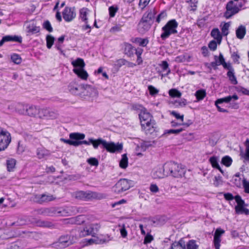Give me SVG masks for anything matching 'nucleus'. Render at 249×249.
Listing matches in <instances>:
<instances>
[{"label":"nucleus","instance_id":"nucleus-39","mask_svg":"<svg viewBox=\"0 0 249 249\" xmlns=\"http://www.w3.org/2000/svg\"><path fill=\"white\" fill-rule=\"evenodd\" d=\"M156 143V142L155 141H143L141 143V147L143 150L145 151L149 147L153 146Z\"/></svg>","mask_w":249,"mask_h":249},{"label":"nucleus","instance_id":"nucleus-46","mask_svg":"<svg viewBox=\"0 0 249 249\" xmlns=\"http://www.w3.org/2000/svg\"><path fill=\"white\" fill-rule=\"evenodd\" d=\"M227 75L231 84L233 85L237 84V80L234 75V71H228Z\"/></svg>","mask_w":249,"mask_h":249},{"label":"nucleus","instance_id":"nucleus-21","mask_svg":"<svg viewBox=\"0 0 249 249\" xmlns=\"http://www.w3.org/2000/svg\"><path fill=\"white\" fill-rule=\"evenodd\" d=\"M36 198L37 202L42 204L44 202H47L54 199V197L53 195L50 194H42L36 196Z\"/></svg>","mask_w":249,"mask_h":249},{"label":"nucleus","instance_id":"nucleus-10","mask_svg":"<svg viewBox=\"0 0 249 249\" xmlns=\"http://www.w3.org/2000/svg\"><path fill=\"white\" fill-rule=\"evenodd\" d=\"M74 196L76 199L80 200L89 199L92 198L101 199L103 197L102 194H98L96 192L92 191L84 192L82 191L75 192Z\"/></svg>","mask_w":249,"mask_h":249},{"label":"nucleus","instance_id":"nucleus-17","mask_svg":"<svg viewBox=\"0 0 249 249\" xmlns=\"http://www.w3.org/2000/svg\"><path fill=\"white\" fill-rule=\"evenodd\" d=\"M82 86V85L78 84L75 81H73L69 84L68 89L71 94L80 96Z\"/></svg>","mask_w":249,"mask_h":249},{"label":"nucleus","instance_id":"nucleus-59","mask_svg":"<svg viewBox=\"0 0 249 249\" xmlns=\"http://www.w3.org/2000/svg\"><path fill=\"white\" fill-rule=\"evenodd\" d=\"M87 162L91 166H97L99 165V161L95 158H90L88 159Z\"/></svg>","mask_w":249,"mask_h":249},{"label":"nucleus","instance_id":"nucleus-30","mask_svg":"<svg viewBox=\"0 0 249 249\" xmlns=\"http://www.w3.org/2000/svg\"><path fill=\"white\" fill-rule=\"evenodd\" d=\"M246 33V29L244 26L240 25L236 30V36L238 39H243Z\"/></svg>","mask_w":249,"mask_h":249},{"label":"nucleus","instance_id":"nucleus-48","mask_svg":"<svg viewBox=\"0 0 249 249\" xmlns=\"http://www.w3.org/2000/svg\"><path fill=\"white\" fill-rule=\"evenodd\" d=\"M245 145L246 146L245 153L242 154V157L246 160L249 161V139H247Z\"/></svg>","mask_w":249,"mask_h":249},{"label":"nucleus","instance_id":"nucleus-47","mask_svg":"<svg viewBox=\"0 0 249 249\" xmlns=\"http://www.w3.org/2000/svg\"><path fill=\"white\" fill-rule=\"evenodd\" d=\"M185 249H198V245L194 240H189L186 244Z\"/></svg>","mask_w":249,"mask_h":249},{"label":"nucleus","instance_id":"nucleus-44","mask_svg":"<svg viewBox=\"0 0 249 249\" xmlns=\"http://www.w3.org/2000/svg\"><path fill=\"white\" fill-rule=\"evenodd\" d=\"M16 161L13 159H11L7 160L6 165L7 170L9 172L12 171L15 168Z\"/></svg>","mask_w":249,"mask_h":249},{"label":"nucleus","instance_id":"nucleus-50","mask_svg":"<svg viewBox=\"0 0 249 249\" xmlns=\"http://www.w3.org/2000/svg\"><path fill=\"white\" fill-rule=\"evenodd\" d=\"M37 225L39 227L50 228L53 226V224L49 221L38 220L36 222Z\"/></svg>","mask_w":249,"mask_h":249},{"label":"nucleus","instance_id":"nucleus-6","mask_svg":"<svg viewBox=\"0 0 249 249\" xmlns=\"http://www.w3.org/2000/svg\"><path fill=\"white\" fill-rule=\"evenodd\" d=\"M238 99V97L236 94H234L232 96H228L222 98L217 99L215 102V105L219 112H227V110L224 109L221 107L220 105L223 103H230L232 102L230 104V107L232 108H237L238 107V105L237 103H235L232 102L233 101L237 100Z\"/></svg>","mask_w":249,"mask_h":249},{"label":"nucleus","instance_id":"nucleus-8","mask_svg":"<svg viewBox=\"0 0 249 249\" xmlns=\"http://www.w3.org/2000/svg\"><path fill=\"white\" fill-rule=\"evenodd\" d=\"M136 110H140L139 114V118L141 121V126L145 125L146 124L154 121L151 114L148 112L147 109L143 106L137 105L135 106Z\"/></svg>","mask_w":249,"mask_h":249},{"label":"nucleus","instance_id":"nucleus-43","mask_svg":"<svg viewBox=\"0 0 249 249\" xmlns=\"http://www.w3.org/2000/svg\"><path fill=\"white\" fill-rule=\"evenodd\" d=\"M195 96L198 101L202 100L206 96V90L204 89L197 90L195 93Z\"/></svg>","mask_w":249,"mask_h":249},{"label":"nucleus","instance_id":"nucleus-29","mask_svg":"<svg viewBox=\"0 0 249 249\" xmlns=\"http://www.w3.org/2000/svg\"><path fill=\"white\" fill-rule=\"evenodd\" d=\"M131 41L133 43L139 44L142 47L146 46L149 42L148 39L142 38L140 37H135L131 39Z\"/></svg>","mask_w":249,"mask_h":249},{"label":"nucleus","instance_id":"nucleus-31","mask_svg":"<svg viewBox=\"0 0 249 249\" xmlns=\"http://www.w3.org/2000/svg\"><path fill=\"white\" fill-rule=\"evenodd\" d=\"M73 71L82 79L86 80L88 77L87 72L84 69H74Z\"/></svg>","mask_w":249,"mask_h":249},{"label":"nucleus","instance_id":"nucleus-2","mask_svg":"<svg viewBox=\"0 0 249 249\" xmlns=\"http://www.w3.org/2000/svg\"><path fill=\"white\" fill-rule=\"evenodd\" d=\"M164 170L168 176L174 178H181L185 175L186 170L181 164L173 161L164 163Z\"/></svg>","mask_w":249,"mask_h":249},{"label":"nucleus","instance_id":"nucleus-57","mask_svg":"<svg viewBox=\"0 0 249 249\" xmlns=\"http://www.w3.org/2000/svg\"><path fill=\"white\" fill-rule=\"evenodd\" d=\"M148 89L149 90V94L151 96H155V95L157 94L159 92V90L158 89H157L152 85H149L148 86Z\"/></svg>","mask_w":249,"mask_h":249},{"label":"nucleus","instance_id":"nucleus-54","mask_svg":"<svg viewBox=\"0 0 249 249\" xmlns=\"http://www.w3.org/2000/svg\"><path fill=\"white\" fill-rule=\"evenodd\" d=\"M167 17V13L165 11H162L159 14L156 18V22L159 23L161 20L164 19Z\"/></svg>","mask_w":249,"mask_h":249},{"label":"nucleus","instance_id":"nucleus-1","mask_svg":"<svg viewBox=\"0 0 249 249\" xmlns=\"http://www.w3.org/2000/svg\"><path fill=\"white\" fill-rule=\"evenodd\" d=\"M89 145L92 144L93 148L97 149L100 145L102 148L106 149L107 152L111 153H120L121 152L123 148V144L119 142L115 143L114 142H108L106 140L99 138L97 139H93V138H89V141H82L76 140V146H79L81 144Z\"/></svg>","mask_w":249,"mask_h":249},{"label":"nucleus","instance_id":"nucleus-9","mask_svg":"<svg viewBox=\"0 0 249 249\" xmlns=\"http://www.w3.org/2000/svg\"><path fill=\"white\" fill-rule=\"evenodd\" d=\"M131 181L125 178L120 179L112 188V191L120 194L128 190L131 187Z\"/></svg>","mask_w":249,"mask_h":249},{"label":"nucleus","instance_id":"nucleus-13","mask_svg":"<svg viewBox=\"0 0 249 249\" xmlns=\"http://www.w3.org/2000/svg\"><path fill=\"white\" fill-rule=\"evenodd\" d=\"M85 137V135L84 134L79 133H72L70 134V138L71 140H66L63 138H61L60 140L66 143L76 146V140H83Z\"/></svg>","mask_w":249,"mask_h":249},{"label":"nucleus","instance_id":"nucleus-27","mask_svg":"<svg viewBox=\"0 0 249 249\" xmlns=\"http://www.w3.org/2000/svg\"><path fill=\"white\" fill-rule=\"evenodd\" d=\"M36 155L39 159L46 158L50 155L49 151L43 148H38L36 150Z\"/></svg>","mask_w":249,"mask_h":249},{"label":"nucleus","instance_id":"nucleus-20","mask_svg":"<svg viewBox=\"0 0 249 249\" xmlns=\"http://www.w3.org/2000/svg\"><path fill=\"white\" fill-rule=\"evenodd\" d=\"M142 127L146 135H152L156 132V127L155 121L146 124L145 125L142 126Z\"/></svg>","mask_w":249,"mask_h":249},{"label":"nucleus","instance_id":"nucleus-33","mask_svg":"<svg viewBox=\"0 0 249 249\" xmlns=\"http://www.w3.org/2000/svg\"><path fill=\"white\" fill-rule=\"evenodd\" d=\"M211 35L218 42L220 43L222 39V36L218 28L213 29L211 31Z\"/></svg>","mask_w":249,"mask_h":249},{"label":"nucleus","instance_id":"nucleus-41","mask_svg":"<svg viewBox=\"0 0 249 249\" xmlns=\"http://www.w3.org/2000/svg\"><path fill=\"white\" fill-rule=\"evenodd\" d=\"M89 225L90 228V230L93 236H94L97 233V232L99 231V229L101 227V225L100 223H92Z\"/></svg>","mask_w":249,"mask_h":249},{"label":"nucleus","instance_id":"nucleus-63","mask_svg":"<svg viewBox=\"0 0 249 249\" xmlns=\"http://www.w3.org/2000/svg\"><path fill=\"white\" fill-rule=\"evenodd\" d=\"M221 239L220 238L214 236L213 244L215 249H220Z\"/></svg>","mask_w":249,"mask_h":249},{"label":"nucleus","instance_id":"nucleus-38","mask_svg":"<svg viewBox=\"0 0 249 249\" xmlns=\"http://www.w3.org/2000/svg\"><path fill=\"white\" fill-rule=\"evenodd\" d=\"M22 232L23 233L26 234L27 236L35 240H38L39 238H40L41 236L40 233L36 231H22Z\"/></svg>","mask_w":249,"mask_h":249},{"label":"nucleus","instance_id":"nucleus-22","mask_svg":"<svg viewBox=\"0 0 249 249\" xmlns=\"http://www.w3.org/2000/svg\"><path fill=\"white\" fill-rule=\"evenodd\" d=\"M160 68L161 69V72H164L161 74V77L167 76L171 72L170 69L169 67L168 62L166 61H161V63L159 64Z\"/></svg>","mask_w":249,"mask_h":249},{"label":"nucleus","instance_id":"nucleus-56","mask_svg":"<svg viewBox=\"0 0 249 249\" xmlns=\"http://www.w3.org/2000/svg\"><path fill=\"white\" fill-rule=\"evenodd\" d=\"M183 131L182 128L177 129H169L166 130L163 135L171 134H178L179 133Z\"/></svg>","mask_w":249,"mask_h":249},{"label":"nucleus","instance_id":"nucleus-19","mask_svg":"<svg viewBox=\"0 0 249 249\" xmlns=\"http://www.w3.org/2000/svg\"><path fill=\"white\" fill-rule=\"evenodd\" d=\"M41 108L38 107L35 105H28L26 108L25 115H27L31 117H38L40 118V112Z\"/></svg>","mask_w":249,"mask_h":249},{"label":"nucleus","instance_id":"nucleus-49","mask_svg":"<svg viewBox=\"0 0 249 249\" xmlns=\"http://www.w3.org/2000/svg\"><path fill=\"white\" fill-rule=\"evenodd\" d=\"M169 94L173 98H179L181 96V93L176 89H172L169 90Z\"/></svg>","mask_w":249,"mask_h":249},{"label":"nucleus","instance_id":"nucleus-36","mask_svg":"<svg viewBox=\"0 0 249 249\" xmlns=\"http://www.w3.org/2000/svg\"><path fill=\"white\" fill-rule=\"evenodd\" d=\"M5 42L8 41H15L19 43L22 42V37L17 36H6L3 37Z\"/></svg>","mask_w":249,"mask_h":249},{"label":"nucleus","instance_id":"nucleus-61","mask_svg":"<svg viewBox=\"0 0 249 249\" xmlns=\"http://www.w3.org/2000/svg\"><path fill=\"white\" fill-rule=\"evenodd\" d=\"M186 2L190 3L192 7V10L195 11L197 7L198 0H186Z\"/></svg>","mask_w":249,"mask_h":249},{"label":"nucleus","instance_id":"nucleus-14","mask_svg":"<svg viewBox=\"0 0 249 249\" xmlns=\"http://www.w3.org/2000/svg\"><path fill=\"white\" fill-rule=\"evenodd\" d=\"M63 18L66 22H71L76 17L74 7H66L62 12Z\"/></svg>","mask_w":249,"mask_h":249},{"label":"nucleus","instance_id":"nucleus-25","mask_svg":"<svg viewBox=\"0 0 249 249\" xmlns=\"http://www.w3.org/2000/svg\"><path fill=\"white\" fill-rule=\"evenodd\" d=\"M79 235L80 237H85L88 235H91L94 236L91 230L89 225L87 226L86 227L80 229L78 230Z\"/></svg>","mask_w":249,"mask_h":249},{"label":"nucleus","instance_id":"nucleus-35","mask_svg":"<svg viewBox=\"0 0 249 249\" xmlns=\"http://www.w3.org/2000/svg\"><path fill=\"white\" fill-rule=\"evenodd\" d=\"M71 64L74 69H83L85 64L83 59L78 58L71 62Z\"/></svg>","mask_w":249,"mask_h":249},{"label":"nucleus","instance_id":"nucleus-26","mask_svg":"<svg viewBox=\"0 0 249 249\" xmlns=\"http://www.w3.org/2000/svg\"><path fill=\"white\" fill-rule=\"evenodd\" d=\"M155 178H163L165 176H168V174L166 173L164 170V164L161 167L157 169L154 173Z\"/></svg>","mask_w":249,"mask_h":249},{"label":"nucleus","instance_id":"nucleus-60","mask_svg":"<svg viewBox=\"0 0 249 249\" xmlns=\"http://www.w3.org/2000/svg\"><path fill=\"white\" fill-rule=\"evenodd\" d=\"M118 8L117 6H112L109 7V14L110 17H114L116 13L117 12Z\"/></svg>","mask_w":249,"mask_h":249},{"label":"nucleus","instance_id":"nucleus-15","mask_svg":"<svg viewBox=\"0 0 249 249\" xmlns=\"http://www.w3.org/2000/svg\"><path fill=\"white\" fill-rule=\"evenodd\" d=\"M71 236L69 234L61 236L56 242V245L60 248H65L73 244Z\"/></svg>","mask_w":249,"mask_h":249},{"label":"nucleus","instance_id":"nucleus-51","mask_svg":"<svg viewBox=\"0 0 249 249\" xmlns=\"http://www.w3.org/2000/svg\"><path fill=\"white\" fill-rule=\"evenodd\" d=\"M221 26L222 34L224 36H227L229 34V27L230 26V22L224 23L223 25L222 26V24H221Z\"/></svg>","mask_w":249,"mask_h":249},{"label":"nucleus","instance_id":"nucleus-11","mask_svg":"<svg viewBox=\"0 0 249 249\" xmlns=\"http://www.w3.org/2000/svg\"><path fill=\"white\" fill-rule=\"evenodd\" d=\"M11 141L10 133L3 128L0 127V151L4 150Z\"/></svg>","mask_w":249,"mask_h":249},{"label":"nucleus","instance_id":"nucleus-64","mask_svg":"<svg viewBox=\"0 0 249 249\" xmlns=\"http://www.w3.org/2000/svg\"><path fill=\"white\" fill-rule=\"evenodd\" d=\"M243 185L246 193L249 194V181L246 180L245 178L243 180Z\"/></svg>","mask_w":249,"mask_h":249},{"label":"nucleus","instance_id":"nucleus-28","mask_svg":"<svg viewBox=\"0 0 249 249\" xmlns=\"http://www.w3.org/2000/svg\"><path fill=\"white\" fill-rule=\"evenodd\" d=\"M28 105L22 103H17L15 105L16 111L20 114L25 115Z\"/></svg>","mask_w":249,"mask_h":249},{"label":"nucleus","instance_id":"nucleus-52","mask_svg":"<svg viewBox=\"0 0 249 249\" xmlns=\"http://www.w3.org/2000/svg\"><path fill=\"white\" fill-rule=\"evenodd\" d=\"M232 161L231 158L228 156L224 157L221 160L222 163L227 167L230 166L231 164Z\"/></svg>","mask_w":249,"mask_h":249},{"label":"nucleus","instance_id":"nucleus-16","mask_svg":"<svg viewBox=\"0 0 249 249\" xmlns=\"http://www.w3.org/2000/svg\"><path fill=\"white\" fill-rule=\"evenodd\" d=\"M97 94V89L89 85H83L81 94H80V96L82 97L85 96L94 97L96 96Z\"/></svg>","mask_w":249,"mask_h":249},{"label":"nucleus","instance_id":"nucleus-55","mask_svg":"<svg viewBox=\"0 0 249 249\" xmlns=\"http://www.w3.org/2000/svg\"><path fill=\"white\" fill-rule=\"evenodd\" d=\"M54 41V38L51 35H48L46 36L47 47L48 49H51Z\"/></svg>","mask_w":249,"mask_h":249},{"label":"nucleus","instance_id":"nucleus-3","mask_svg":"<svg viewBox=\"0 0 249 249\" xmlns=\"http://www.w3.org/2000/svg\"><path fill=\"white\" fill-rule=\"evenodd\" d=\"M243 2L239 3H235L233 0L229 1L226 5V11L224 14V17L227 18L229 19L233 16L237 14L242 9H244V6L246 0H242Z\"/></svg>","mask_w":249,"mask_h":249},{"label":"nucleus","instance_id":"nucleus-45","mask_svg":"<svg viewBox=\"0 0 249 249\" xmlns=\"http://www.w3.org/2000/svg\"><path fill=\"white\" fill-rule=\"evenodd\" d=\"M120 166L123 169L126 168L128 166V158L126 154H123L119 163Z\"/></svg>","mask_w":249,"mask_h":249},{"label":"nucleus","instance_id":"nucleus-24","mask_svg":"<svg viewBox=\"0 0 249 249\" xmlns=\"http://www.w3.org/2000/svg\"><path fill=\"white\" fill-rule=\"evenodd\" d=\"M29 221V219L28 216H22L18 218L16 222L12 223V225L20 226L28 224Z\"/></svg>","mask_w":249,"mask_h":249},{"label":"nucleus","instance_id":"nucleus-18","mask_svg":"<svg viewBox=\"0 0 249 249\" xmlns=\"http://www.w3.org/2000/svg\"><path fill=\"white\" fill-rule=\"evenodd\" d=\"M57 113L50 108L41 109L40 118H46L47 119H53L57 117Z\"/></svg>","mask_w":249,"mask_h":249},{"label":"nucleus","instance_id":"nucleus-40","mask_svg":"<svg viewBox=\"0 0 249 249\" xmlns=\"http://www.w3.org/2000/svg\"><path fill=\"white\" fill-rule=\"evenodd\" d=\"M88 9L87 8H83L80 10V18L85 23H88Z\"/></svg>","mask_w":249,"mask_h":249},{"label":"nucleus","instance_id":"nucleus-58","mask_svg":"<svg viewBox=\"0 0 249 249\" xmlns=\"http://www.w3.org/2000/svg\"><path fill=\"white\" fill-rule=\"evenodd\" d=\"M74 218L75 220V224L81 225L85 222V216L83 215L74 217Z\"/></svg>","mask_w":249,"mask_h":249},{"label":"nucleus","instance_id":"nucleus-4","mask_svg":"<svg viewBox=\"0 0 249 249\" xmlns=\"http://www.w3.org/2000/svg\"><path fill=\"white\" fill-rule=\"evenodd\" d=\"M155 11H150L145 13L138 24L139 29L142 32L148 31L153 23L155 16Z\"/></svg>","mask_w":249,"mask_h":249},{"label":"nucleus","instance_id":"nucleus-32","mask_svg":"<svg viewBox=\"0 0 249 249\" xmlns=\"http://www.w3.org/2000/svg\"><path fill=\"white\" fill-rule=\"evenodd\" d=\"M209 161L211 163L213 167L219 170L222 173H223V170L220 167V165L218 163V158L216 156H213L209 159Z\"/></svg>","mask_w":249,"mask_h":249},{"label":"nucleus","instance_id":"nucleus-42","mask_svg":"<svg viewBox=\"0 0 249 249\" xmlns=\"http://www.w3.org/2000/svg\"><path fill=\"white\" fill-rule=\"evenodd\" d=\"M169 249H185V245L180 240L178 242L173 243Z\"/></svg>","mask_w":249,"mask_h":249},{"label":"nucleus","instance_id":"nucleus-62","mask_svg":"<svg viewBox=\"0 0 249 249\" xmlns=\"http://www.w3.org/2000/svg\"><path fill=\"white\" fill-rule=\"evenodd\" d=\"M43 26L44 29H45L46 30H47L49 32H53V28L51 26L50 22L48 20H46L44 22V23L43 24Z\"/></svg>","mask_w":249,"mask_h":249},{"label":"nucleus","instance_id":"nucleus-37","mask_svg":"<svg viewBox=\"0 0 249 249\" xmlns=\"http://www.w3.org/2000/svg\"><path fill=\"white\" fill-rule=\"evenodd\" d=\"M39 31V27L36 26L34 23H30L27 27V32L29 33L34 34L38 33Z\"/></svg>","mask_w":249,"mask_h":249},{"label":"nucleus","instance_id":"nucleus-12","mask_svg":"<svg viewBox=\"0 0 249 249\" xmlns=\"http://www.w3.org/2000/svg\"><path fill=\"white\" fill-rule=\"evenodd\" d=\"M235 200L237 203V205L235 207L236 213L237 214L245 213L246 215H249V210L245 208V203L241 197L237 195L235 196Z\"/></svg>","mask_w":249,"mask_h":249},{"label":"nucleus","instance_id":"nucleus-53","mask_svg":"<svg viewBox=\"0 0 249 249\" xmlns=\"http://www.w3.org/2000/svg\"><path fill=\"white\" fill-rule=\"evenodd\" d=\"M11 59L12 62L16 64H20L22 60L21 58L19 55L16 53H13L12 54L11 56Z\"/></svg>","mask_w":249,"mask_h":249},{"label":"nucleus","instance_id":"nucleus-5","mask_svg":"<svg viewBox=\"0 0 249 249\" xmlns=\"http://www.w3.org/2000/svg\"><path fill=\"white\" fill-rule=\"evenodd\" d=\"M178 23L174 19L170 20L166 24L162 27V33L160 35V37L163 40L168 38L172 34H175L178 33L177 28Z\"/></svg>","mask_w":249,"mask_h":249},{"label":"nucleus","instance_id":"nucleus-34","mask_svg":"<svg viewBox=\"0 0 249 249\" xmlns=\"http://www.w3.org/2000/svg\"><path fill=\"white\" fill-rule=\"evenodd\" d=\"M127 64H128L129 66H131L132 63L128 62L126 60L121 58L115 61L114 64V67L115 69H119L120 68H121L122 66L125 65Z\"/></svg>","mask_w":249,"mask_h":249},{"label":"nucleus","instance_id":"nucleus-23","mask_svg":"<svg viewBox=\"0 0 249 249\" xmlns=\"http://www.w3.org/2000/svg\"><path fill=\"white\" fill-rule=\"evenodd\" d=\"M124 53L129 57L133 56L135 48L132 46L131 44L128 43H124Z\"/></svg>","mask_w":249,"mask_h":249},{"label":"nucleus","instance_id":"nucleus-7","mask_svg":"<svg viewBox=\"0 0 249 249\" xmlns=\"http://www.w3.org/2000/svg\"><path fill=\"white\" fill-rule=\"evenodd\" d=\"M42 213H45L49 216H67L71 215L72 212L71 211V208L65 207L57 209H45Z\"/></svg>","mask_w":249,"mask_h":249}]
</instances>
